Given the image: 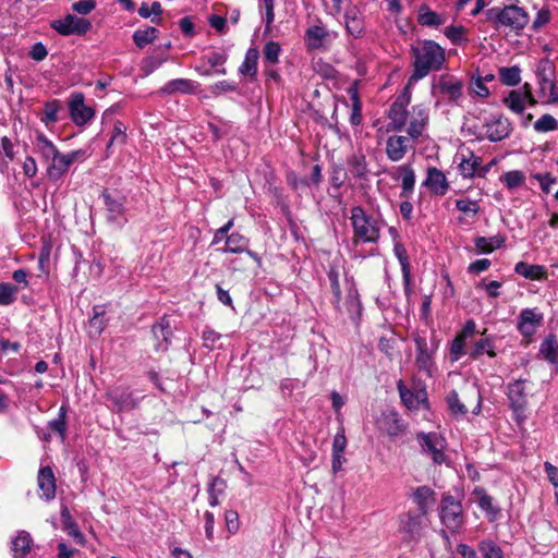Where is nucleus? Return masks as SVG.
Segmentation results:
<instances>
[{
    "label": "nucleus",
    "mask_w": 558,
    "mask_h": 558,
    "mask_svg": "<svg viewBox=\"0 0 558 558\" xmlns=\"http://www.w3.org/2000/svg\"><path fill=\"white\" fill-rule=\"evenodd\" d=\"M37 483L39 489L43 493L41 498L50 501L56 497V478L50 466H44L39 469Z\"/></svg>",
    "instance_id": "nucleus-20"
},
{
    "label": "nucleus",
    "mask_w": 558,
    "mask_h": 558,
    "mask_svg": "<svg viewBox=\"0 0 558 558\" xmlns=\"http://www.w3.org/2000/svg\"><path fill=\"white\" fill-rule=\"evenodd\" d=\"M328 279L330 281L331 292L333 294V303L336 306H338L341 300V289L339 283V274L335 268H330L328 271Z\"/></svg>",
    "instance_id": "nucleus-56"
},
{
    "label": "nucleus",
    "mask_w": 558,
    "mask_h": 558,
    "mask_svg": "<svg viewBox=\"0 0 558 558\" xmlns=\"http://www.w3.org/2000/svg\"><path fill=\"white\" fill-rule=\"evenodd\" d=\"M60 110V101L58 99L51 100L45 105L44 108V117L41 121L48 125L50 123H56L58 118V112Z\"/></svg>",
    "instance_id": "nucleus-49"
},
{
    "label": "nucleus",
    "mask_w": 558,
    "mask_h": 558,
    "mask_svg": "<svg viewBox=\"0 0 558 558\" xmlns=\"http://www.w3.org/2000/svg\"><path fill=\"white\" fill-rule=\"evenodd\" d=\"M456 160L458 161L459 172L463 178L472 179L477 175L482 158L476 156L472 150L462 149L456 155Z\"/></svg>",
    "instance_id": "nucleus-14"
},
{
    "label": "nucleus",
    "mask_w": 558,
    "mask_h": 558,
    "mask_svg": "<svg viewBox=\"0 0 558 558\" xmlns=\"http://www.w3.org/2000/svg\"><path fill=\"white\" fill-rule=\"evenodd\" d=\"M514 270L526 279L541 280L546 278V270L541 265H530L524 262L517 263Z\"/></svg>",
    "instance_id": "nucleus-37"
},
{
    "label": "nucleus",
    "mask_w": 558,
    "mask_h": 558,
    "mask_svg": "<svg viewBox=\"0 0 558 558\" xmlns=\"http://www.w3.org/2000/svg\"><path fill=\"white\" fill-rule=\"evenodd\" d=\"M447 403H448V407L450 409V411L453 413V414H466L469 412V409L468 407L465 405V403H463L460 399H459V396L457 393V391H451L448 396H447Z\"/></svg>",
    "instance_id": "nucleus-53"
},
{
    "label": "nucleus",
    "mask_w": 558,
    "mask_h": 558,
    "mask_svg": "<svg viewBox=\"0 0 558 558\" xmlns=\"http://www.w3.org/2000/svg\"><path fill=\"white\" fill-rule=\"evenodd\" d=\"M542 314L536 313L534 310L526 308L520 314L518 328L524 336L534 333L535 327L542 323Z\"/></svg>",
    "instance_id": "nucleus-27"
},
{
    "label": "nucleus",
    "mask_w": 558,
    "mask_h": 558,
    "mask_svg": "<svg viewBox=\"0 0 558 558\" xmlns=\"http://www.w3.org/2000/svg\"><path fill=\"white\" fill-rule=\"evenodd\" d=\"M418 23L423 26L438 27L446 22V17L423 5L418 10Z\"/></svg>",
    "instance_id": "nucleus-40"
},
{
    "label": "nucleus",
    "mask_w": 558,
    "mask_h": 558,
    "mask_svg": "<svg viewBox=\"0 0 558 558\" xmlns=\"http://www.w3.org/2000/svg\"><path fill=\"white\" fill-rule=\"evenodd\" d=\"M538 96L546 105L558 104V86L555 82L556 66L549 59H542L536 68Z\"/></svg>",
    "instance_id": "nucleus-3"
},
{
    "label": "nucleus",
    "mask_w": 558,
    "mask_h": 558,
    "mask_svg": "<svg viewBox=\"0 0 558 558\" xmlns=\"http://www.w3.org/2000/svg\"><path fill=\"white\" fill-rule=\"evenodd\" d=\"M35 153L39 155L43 162L47 163L50 161L59 150L56 145L47 138L43 133L36 136L34 142Z\"/></svg>",
    "instance_id": "nucleus-31"
},
{
    "label": "nucleus",
    "mask_w": 558,
    "mask_h": 558,
    "mask_svg": "<svg viewBox=\"0 0 558 558\" xmlns=\"http://www.w3.org/2000/svg\"><path fill=\"white\" fill-rule=\"evenodd\" d=\"M355 243H376L379 240L383 221L369 216L360 206L351 208L350 216Z\"/></svg>",
    "instance_id": "nucleus-2"
},
{
    "label": "nucleus",
    "mask_w": 558,
    "mask_h": 558,
    "mask_svg": "<svg viewBox=\"0 0 558 558\" xmlns=\"http://www.w3.org/2000/svg\"><path fill=\"white\" fill-rule=\"evenodd\" d=\"M195 88V83L187 78H175L168 82L161 89L160 93L163 94H174V93H183L189 94L192 93Z\"/></svg>",
    "instance_id": "nucleus-41"
},
{
    "label": "nucleus",
    "mask_w": 558,
    "mask_h": 558,
    "mask_svg": "<svg viewBox=\"0 0 558 558\" xmlns=\"http://www.w3.org/2000/svg\"><path fill=\"white\" fill-rule=\"evenodd\" d=\"M60 514H61L63 530L66 531L68 534L70 536H72L73 538L77 539L78 542H82L83 535L80 532V529H78L76 522L74 521V519L72 518L68 507L63 506L61 508Z\"/></svg>",
    "instance_id": "nucleus-45"
},
{
    "label": "nucleus",
    "mask_w": 558,
    "mask_h": 558,
    "mask_svg": "<svg viewBox=\"0 0 558 558\" xmlns=\"http://www.w3.org/2000/svg\"><path fill=\"white\" fill-rule=\"evenodd\" d=\"M473 495L476 497L475 501L478 507L485 511L487 515H490L492 519H495L499 510L494 506L493 498L486 490L483 487H475Z\"/></svg>",
    "instance_id": "nucleus-39"
},
{
    "label": "nucleus",
    "mask_w": 558,
    "mask_h": 558,
    "mask_svg": "<svg viewBox=\"0 0 558 558\" xmlns=\"http://www.w3.org/2000/svg\"><path fill=\"white\" fill-rule=\"evenodd\" d=\"M538 354L558 372V341L555 335H549L543 340Z\"/></svg>",
    "instance_id": "nucleus-28"
},
{
    "label": "nucleus",
    "mask_w": 558,
    "mask_h": 558,
    "mask_svg": "<svg viewBox=\"0 0 558 558\" xmlns=\"http://www.w3.org/2000/svg\"><path fill=\"white\" fill-rule=\"evenodd\" d=\"M335 36L323 25H313L305 33V41L310 49H326Z\"/></svg>",
    "instance_id": "nucleus-15"
},
{
    "label": "nucleus",
    "mask_w": 558,
    "mask_h": 558,
    "mask_svg": "<svg viewBox=\"0 0 558 558\" xmlns=\"http://www.w3.org/2000/svg\"><path fill=\"white\" fill-rule=\"evenodd\" d=\"M498 75L507 86H517L521 82V69L518 65L499 68Z\"/></svg>",
    "instance_id": "nucleus-44"
},
{
    "label": "nucleus",
    "mask_w": 558,
    "mask_h": 558,
    "mask_svg": "<svg viewBox=\"0 0 558 558\" xmlns=\"http://www.w3.org/2000/svg\"><path fill=\"white\" fill-rule=\"evenodd\" d=\"M486 16L496 27L505 26L515 32L523 29L529 23L527 13L518 5L492 8L486 12Z\"/></svg>",
    "instance_id": "nucleus-4"
},
{
    "label": "nucleus",
    "mask_w": 558,
    "mask_h": 558,
    "mask_svg": "<svg viewBox=\"0 0 558 558\" xmlns=\"http://www.w3.org/2000/svg\"><path fill=\"white\" fill-rule=\"evenodd\" d=\"M466 338L462 335H457V337L453 339L451 343V359L453 361H457L460 359L462 354H464V345H465Z\"/></svg>",
    "instance_id": "nucleus-59"
},
{
    "label": "nucleus",
    "mask_w": 558,
    "mask_h": 558,
    "mask_svg": "<svg viewBox=\"0 0 558 558\" xmlns=\"http://www.w3.org/2000/svg\"><path fill=\"white\" fill-rule=\"evenodd\" d=\"M483 558H504L501 548L492 541H483L478 545Z\"/></svg>",
    "instance_id": "nucleus-48"
},
{
    "label": "nucleus",
    "mask_w": 558,
    "mask_h": 558,
    "mask_svg": "<svg viewBox=\"0 0 558 558\" xmlns=\"http://www.w3.org/2000/svg\"><path fill=\"white\" fill-rule=\"evenodd\" d=\"M393 251H395V254L401 265L405 290H410L411 272H410V262H409L407 250L401 243H396Z\"/></svg>",
    "instance_id": "nucleus-42"
},
{
    "label": "nucleus",
    "mask_w": 558,
    "mask_h": 558,
    "mask_svg": "<svg viewBox=\"0 0 558 558\" xmlns=\"http://www.w3.org/2000/svg\"><path fill=\"white\" fill-rule=\"evenodd\" d=\"M393 179L401 180L402 191L400 197L404 199L410 198L415 185L414 170L409 165L399 166L393 172Z\"/></svg>",
    "instance_id": "nucleus-22"
},
{
    "label": "nucleus",
    "mask_w": 558,
    "mask_h": 558,
    "mask_svg": "<svg viewBox=\"0 0 558 558\" xmlns=\"http://www.w3.org/2000/svg\"><path fill=\"white\" fill-rule=\"evenodd\" d=\"M511 132V123L502 116L493 117L486 123V135L490 142H499L509 136Z\"/></svg>",
    "instance_id": "nucleus-17"
},
{
    "label": "nucleus",
    "mask_w": 558,
    "mask_h": 558,
    "mask_svg": "<svg viewBox=\"0 0 558 558\" xmlns=\"http://www.w3.org/2000/svg\"><path fill=\"white\" fill-rule=\"evenodd\" d=\"M125 137H126V135H125L124 124L120 121L114 122L112 135H111V138L108 144V148L114 143H124Z\"/></svg>",
    "instance_id": "nucleus-61"
},
{
    "label": "nucleus",
    "mask_w": 558,
    "mask_h": 558,
    "mask_svg": "<svg viewBox=\"0 0 558 558\" xmlns=\"http://www.w3.org/2000/svg\"><path fill=\"white\" fill-rule=\"evenodd\" d=\"M344 26L348 35L359 38L365 32L364 20L356 7H350L344 13Z\"/></svg>",
    "instance_id": "nucleus-18"
},
{
    "label": "nucleus",
    "mask_w": 558,
    "mask_h": 558,
    "mask_svg": "<svg viewBox=\"0 0 558 558\" xmlns=\"http://www.w3.org/2000/svg\"><path fill=\"white\" fill-rule=\"evenodd\" d=\"M159 32L157 28L149 26L145 29H137L133 34V40L138 48H144L146 45L153 43Z\"/></svg>",
    "instance_id": "nucleus-46"
},
{
    "label": "nucleus",
    "mask_w": 558,
    "mask_h": 558,
    "mask_svg": "<svg viewBox=\"0 0 558 558\" xmlns=\"http://www.w3.org/2000/svg\"><path fill=\"white\" fill-rule=\"evenodd\" d=\"M440 518L449 530H457L463 522L462 506L452 496H445L441 500Z\"/></svg>",
    "instance_id": "nucleus-10"
},
{
    "label": "nucleus",
    "mask_w": 558,
    "mask_h": 558,
    "mask_svg": "<svg viewBox=\"0 0 558 558\" xmlns=\"http://www.w3.org/2000/svg\"><path fill=\"white\" fill-rule=\"evenodd\" d=\"M95 0H80L73 3L72 9L78 14H88L95 9Z\"/></svg>",
    "instance_id": "nucleus-64"
},
{
    "label": "nucleus",
    "mask_w": 558,
    "mask_h": 558,
    "mask_svg": "<svg viewBox=\"0 0 558 558\" xmlns=\"http://www.w3.org/2000/svg\"><path fill=\"white\" fill-rule=\"evenodd\" d=\"M524 174L519 170L508 171L506 172L501 181L507 185L509 189H515L523 184L524 182Z\"/></svg>",
    "instance_id": "nucleus-54"
},
{
    "label": "nucleus",
    "mask_w": 558,
    "mask_h": 558,
    "mask_svg": "<svg viewBox=\"0 0 558 558\" xmlns=\"http://www.w3.org/2000/svg\"><path fill=\"white\" fill-rule=\"evenodd\" d=\"M409 140L405 136H390L387 141L386 154L392 161L401 160L408 150Z\"/></svg>",
    "instance_id": "nucleus-29"
},
{
    "label": "nucleus",
    "mask_w": 558,
    "mask_h": 558,
    "mask_svg": "<svg viewBox=\"0 0 558 558\" xmlns=\"http://www.w3.org/2000/svg\"><path fill=\"white\" fill-rule=\"evenodd\" d=\"M68 107L71 120L77 126L87 124L95 117L94 108L85 104V96L81 92L71 94L68 100Z\"/></svg>",
    "instance_id": "nucleus-8"
},
{
    "label": "nucleus",
    "mask_w": 558,
    "mask_h": 558,
    "mask_svg": "<svg viewBox=\"0 0 558 558\" xmlns=\"http://www.w3.org/2000/svg\"><path fill=\"white\" fill-rule=\"evenodd\" d=\"M533 178L539 182L542 191L546 194L550 192L551 185L555 184L557 181V179L553 177L549 172L536 173L533 175Z\"/></svg>",
    "instance_id": "nucleus-60"
},
{
    "label": "nucleus",
    "mask_w": 558,
    "mask_h": 558,
    "mask_svg": "<svg viewBox=\"0 0 558 558\" xmlns=\"http://www.w3.org/2000/svg\"><path fill=\"white\" fill-rule=\"evenodd\" d=\"M527 380L517 379L508 385L507 396L510 401V407L517 413L525 410L527 405Z\"/></svg>",
    "instance_id": "nucleus-12"
},
{
    "label": "nucleus",
    "mask_w": 558,
    "mask_h": 558,
    "mask_svg": "<svg viewBox=\"0 0 558 558\" xmlns=\"http://www.w3.org/2000/svg\"><path fill=\"white\" fill-rule=\"evenodd\" d=\"M248 246V239L243 236L240 233H231L226 238V245L221 250L223 253H242L247 252V254L253 257L257 258L256 254L252 251L247 250Z\"/></svg>",
    "instance_id": "nucleus-30"
},
{
    "label": "nucleus",
    "mask_w": 558,
    "mask_h": 558,
    "mask_svg": "<svg viewBox=\"0 0 558 558\" xmlns=\"http://www.w3.org/2000/svg\"><path fill=\"white\" fill-rule=\"evenodd\" d=\"M108 400L111 402L109 408L114 412H128L137 408L138 402L133 397V393L125 388L114 387L106 393Z\"/></svg>",
    "instance_id": "nucleus-11"
},
{
    "label": "nucleus",
    "mask_w": 558,
    "mask_h": 558,
    "mask_svg": "<svg viewBox=\"0 0 558 558\" xmlns=\"http://www.w3.org/2000/svg\"><path fill=\"white\" fill-rule=\"evenodd\" d=\"M19 292L17 287L12 283H0V305H10L15 301Z\"/></svg>",
    "instance_id": "nucleus-52"
},
{
    "label": "nucleus",
    "mask_w": 558,
    "mask_h": 558,
    "mask_svg": "<svg viewBox=\"0 0 558 558\" xmlns=\"http://www.w3.org/2000/svg\"><path fill=\"white\" fill-rule=\"evenodd\" d=\"M471 92L481 98H486L489 96V89L484 84V80L482 77L473 78L470 85Z\"/></svg>",
    "instance_id": "nucleus-62"
},
{
    "label": "nucleus",
    "mask_w": 558,
    "mask_h": 558,
    "mask_svg": "<svg viewBox=\"0 0 558 558\" xmlns=\"http://www.w3.org/2000/svg\"><path fill=\"white\" fill-rule=\"evenodd\" d=\"M506 238L497 234L490 238L477 236L474 239L476 252L478 254H489L505 244Z\"/></svg>",
    "instance_id": "nucleus-32"
},
{
    "label": "nucleus",
    "mask_w": 558,
    "mask_h": 558,
    "mask_svg": "<svg viewBox=\"0 0 558 558\" xmlns=\"http://www.w3.org/2000/svg\"><path fill=\"white\" fill-rule=\"evenodd\" d=\"M52 27L61 35H84L90 28L92 24L84 17H78L74 14H68L61 20L54 21Z\"/></svg>",
    "instance_id": "nucleus-9"
},
{
    "label": "nucleus",
    "mask_w": 558,
    "mask_h": 558,
    "mask_svg": "<svg viewBox=\"0 0 558 558\" xmlns=\"http://www.w3.org/2000/svg\"><path fill=\"white\" fill-rule=\"evenodd\" d=\"M85 153L81 149L72 150L68 154L58 151L49 162H47V178L50 181L57 182L63 178L69 171L70 167L77 160L84 158Z\"/></svg>",
    "instance_id": "nucleus-5"
},
{
    "label": "nucleus",
    "mask_w": 558,
    "mask_h": 558,
    "mask_svg": "<svg viewBox=\"0 0 558 558\" xmlns=\"http://www.w3.org/2000/svg\"><path fill=\"white\" fill-rule=\"evenodd\" d=\"M504 105L515 114H522L525 110L526 104L535 106L537 99L532 93L530 83H524L521 88L512 89L502 99Z\"/></svg>",
    "instance_id": "nucleus-6"
},
{
    "label": "nucleus",
    "mask_w": 558,
    "mask_h": 558,
    "mask_svg": "<svg viewBox=\"0 0 558 558\" xmlns=\"http://www.w3.org/2000/svg\"><path fill=\"white\" fill-rule=\"evenodd\" d=\"M416 345V359L415 363L420 371L425 372L428 376H432V371L434 366L433 353L428 349V344L425 338L416 337L415 338Z\"/></svg>",
    "instance_id": "nucleus-19"
},
{
    "label": "nucleus",
    "mask_w": 558,
    "mask_h": 558,
    "mask_svg": "<svg viewBox=\"0 0 558 558\" xmlns=\"http://www.w3.org/2000/svg\"><path fill=\"white\" fill-rule=\"evenodd\" d=\"M439 90L450 100H458L462 96L463 84L457 78H447L439 82Z\"/></svg>",
    "instance_id": "nucleus-36"
},
{
    "label": "nucleus",
    "mask_w": 558,
    "mask_h": 558,
    "mask_svg": "<svg viewBox=\"0 0 558 558\" xmlns=\"http://www.w3.org/2000/svg\"><path fill=\"white\" fill-rule=\"evenodd\" d=\"M33 539L29 533L21 531L16 537L12 541V550L14 558H25V556L32 549Z\"/></svg>",
    "instance_id": "nucleus-35"
},
{
    "label": "nucleus",
    "mask_w": 558,
    "mask_h": 558,
    "mask_svg": "<svg viewBox=\"0 0 558 558\" xmlns=\"http://www.w3.org/2000/svg\"><path fill=\"white\" fill-rule=\"evenodd\" d=\"M101 314L102 313L95 311L94 316L90 318L88 323L89 335L92 337H98L106 327V324L101 318Z\"/></svg>",
    "instance_id": "nucleus-58"
},
{
    "label": "nucleus",
    "mask_w": 558,
    "mask_h": 558,
    "mask_svg": "<svg viewBox=\"0 0 558 558\" xmlns=\"http://www.w3.org/2000/svg\"><path fill=\"white\" fill-rule=\"evenodd\" d=\"M281 48L280 45L276 41H268L264 48V58L267 62L271 64H276L279 62V54Z\"/></svg>",
    "instance_id": "nucleus-55"
},
{
    "label": "nucleus",
    "mask_w": 558,
    "mask_h": 558,
    "mask_svg": "<svg viewBox=\"0 0 558 558\" xmlns=\"http://www.w3.org/2000/svg\"><path fill=\"white\" fill-rule=\"evenodd\" d=\"M102 199L108 211V219L118 220L124 214V197L105 191L102 193Z\"/></svg>",
    "instance_id": "nucleus-25"
},
{
    "label": "nucleus",
    "mask_w": 558,
    "mask_h": 558,
    "mask_svg": "<svg viewBox=\"0 0 558 558\" xmlns=\"http://www.w3.org/2000/svg\"><path fill=\"white\" fill-rule=\"evenodd\" d=\"M259 58V51L255 47H251L247 49L245 53L244 61L242 62L239 71L242 75L250 76L252 78L256 77L257 74V61Z\"/></svg>",
    "instance_id": "nucleus-34"
},
{
    "label": "nucleus",
    "mask_w": 558,
    "mask_h": 558,
    "mask_svg": "<svg viewBox=\"0 0 558 558\" xmlns=\"http://www.w3.org/2000/svg\"><path fill=\"white\" fill-rule=\"evenodd\" d=\"M434 496V490L428 486H420L415 489L413 498L422 514H425L429 505L435 502Z\"/></svg>",
    "instance_id": "nucleus-38"
},
{
    "label": "nucleus",
    "mask_w": 558,
    "mask_h": 558,
    "mask_svg": "<svg viewBox=\"0 0 558 558\" xmlns=\"http://www.w3.org/2000/svg\"><path fill=\"white\" fill-rule=\"evenodd\" d=\"M409 87L404 88V93L402 98L399 97L389 109V119L393 125V129L397 131L402 130V128L407 123L408 112L405 110V106L410 101V96L408 95Z\"/></svg>",
    "instance_id": "nucleus-16"
},
{
    "label": "nucleus",
    "mask_w": 558,
    "mask_h": 558,
    "mask_svg": "<svg viewBox=\"0 0 558 558\" xmlns=\"http://www.w3.org/2000/svg\"><path fill=\"white\" fill-rule=\"evenodd\" d=\"M558 128V121L549 113L543 114L535 123L534 130L538 133L555 131Z\"/></svg>",
    "instance_id": "nucleus-47"
},
{
    "label": "nucleus",
    "mask_w": 558,
    "mask_h": 558,
    "mask_svg": "<svg viewBox=\"0 0 558 558\" xmlns=\"http://www.w3.org/2000/svg\"><path fill=\"white\" fill-rule=\"evenodd\" d=\"M416 440L418 441L422 451L433 459V461L437 464H441L446 460L445 448L446 441L445 439L437 433H418L416 435Z\"/></svg>",
    "instance_id": "nucleus-7"
},
{
    "label": "nucleus",
    "mask_w": 558,
    "mask_h": 558,
    "mask_svg": "<svg viewBox=\"0 0 558 558\" xmlns=\"http://www.w3.org/2000/svg\"><path fill=\"white\" fill-rule=\"evenodd\" d=\"M456 207L460 211L471 216H475L480 211L478 203L469 198L458 199L456 202Z\"/></svg>",
    "instance_id": "nucleus-57"
},
{
    "label": "nucleus",
    "mask_w": 558,
    "mask_h": 558,
    "mask_svg": "<svg viewBox=\"0 0 558 558\" xmlns=\"http://www.w3.org/2000/svg\"><path fill=\"white\" fill-rule=\"evenodd\" d=\"M350 173L359 179L366 178L368 173L367 162L364 155L356 154L348 160Z\"/></svg>",
    "instance_id": "nucleus-43"
},
{
    "label": "nucleus",
    "mask_w": 558,
    "mask_h": 558,
    "mask_svg": "<svg viewBox=\"0 0 558 558\" xmlns=\"http://www.w3.org/2000/svg\"><path fill=\"white\" fill-rule=\"evenodd\" d=\"M66 409L65 407H61L59 410L58 417L49 422V427L57 432L61 439L65 438V430H66Z\"/></svg>",
    "instance_id": "nucleus-51"
},
{
    "label": "nucleus",
    "mask_w": 558,
    "mask_h": 558,
    "mask_svg": "<svg viewBox=\"0 0 558 558\" xmlns=\"http://www.w3.org/2000/svg\"><path fill=\"white\" fill-rule=\"evenodd\" d=\"M422 518L417 514L405 513L400 518L399 532L407 543L416 542L421 537Z\"/></svg>",
    "instance_id": "nucleus-13"
},
{
    "label": "nucleus",
    "mask_w": 558,
    "mask_h": 558,
    "mask_svg": "<svg viewBox=\"0 0 558 558\" xmlns=\"http://www.w3.org/2000/svg\"><path fill=\"white\" fill-rule=\"evenodd\" d=\"M484 352H486L490 357L496 355L495 351L493 350L492 341L488 338H483L476 341L470 351V355L472 357H477Z\"/></svg>",
    "instance_id": "nucleus-50"
},
{
    "label": "nucleus",
    "mask_w": 558,
    "mask_h": 558,
    "mask_svg": "<svg viewBox=\"0 0 558 558\" xmlns=\"http://www.w3.org/2000/svg\"><path fill=\"white\" fill-rule=\"evenodd\" d=\"M398 390L402 402L410 410H418L426 401V392L424 390L412 391L401 381L398 384Z\"/></svg>",
    "instance_id": "nucleus-26"
},
{
    "label": "nucleus",
    "mask_w": 558,
    "mask_h": 558,
    "mask_svg": "<svg viewBox=\"0 0 558 558\" xmlns=\"http://www.w3.org/2000/svg\"><path fill=\"white\" fill-rule=\"evenodd\" d=\"M412 51L414 71L410 82L421 80L432 71H438L446 60L445 49L434 40H423Z\"/></svg>",
    "instance_id": "nucleus-1"
},
{
    "label": "nucleus",
    "mask_w": 558,
    "mask_h": 558,
    "mask_svg": "<svg viewBox=\"0 0 558 558\" xmlns=\"http://www.w3.org/2000/svg\"><path fill=\"white\" fill-rule=\"evenodd\" d=\"M379 430L390 437L399 436L403 433V424L395 411L384 412L377 421Z\"/></svg>",
    "instance_id": "nucleus-21"
},
{
    "label": "nucleus",
    "mask_w": 558,
    "mask_h": 558,
    "mask_svg": "<svg viewBox=\"0 0 558 558\" xmlns=\"http://www.w3.org/2000/svg\"><path fill=\"white\" fill-rule=\"evenodd\" d=\"M423 184L427 186L432 193L439 196L445 195L449 189L445 173L435 167L428 168L427 177Z\"/></svg>",
    "instance_id": "nucleus-23"
},
{
    "label": "nucleus",
    "mask_w": 558,
    "mask_h": 558,
    "mask_svg": "<svg viewBox=\"0 0 558 558\" xmlns=\"http://www.w3.org/2000/svg\"><path fill=\"white\" fill-rule=\"evenodd\" d=\"M154 337L159 341L156 351H166L168 349L169 339L172 335L169 322L162 318L158 324L153 326Z\"/></svg>",
    "instance_id": "nucleus-33"
},
{
    "label": "nucleus",
    "mask_w": 558,
    "mask_h": 558,
    "mask_svg": "<svg viewBox=\"0 0 558 558\" xmlns=\"http://www.w3.org/2000/svg\"><path fill=\"white\" fill-rule=\"evenodd\" d=\"M427 121H428L427 109L421 105L414 106L412 108L408 134L412 138H417L418 136L422 135Z\"/></svg>",
    "instance_id": "nucleus-24"
},
{
    "label": "nucleus",
    "mask_w": 558,
    "mask_h": 558,
    "mask_svg": "<svg viewBox=\"0 0 558 558\" xmlns=\"http://www.w3.org/2000/svg\"><path fill=\"white\" fill-rule=\"evenodd\" d=\"M162 13L161 4L157 1L153 2L150 7L148 4L143 3L138 9L140 16L144 19H148L151 14L160 15Z\"/></svg>",
    "instance_id": "nucleus-63"
}]
</instances>
